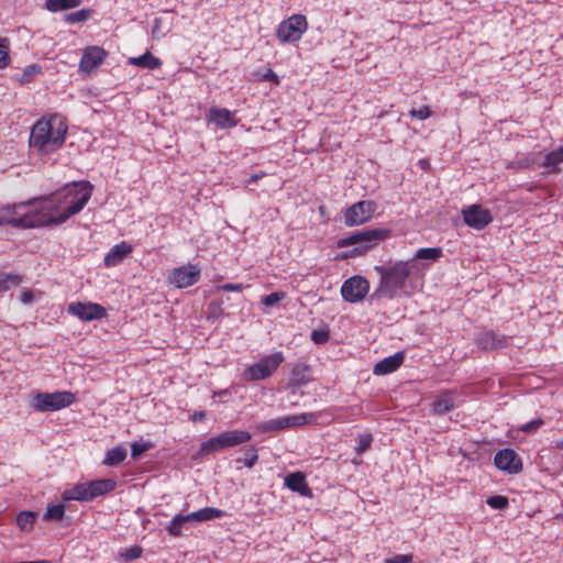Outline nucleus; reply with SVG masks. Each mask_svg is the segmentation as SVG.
I'll return each mask as SVG.
<instances>
[{"label": "nucleus", "instance_id": "f257e3e1", "mask_svg": "<svg viewBox=\"0 0 563 563\" xmlns=\"http://www.w3.org/2000/svg\"><path fill=\"white\" fill-rule=\"evenodd\" d=\"M89 181H74L47 195L34 198L37 225H59L78 214L92 196Z\"/></svg>", "mask_w": 563, "mask_h": 563}, {"label": "nucleus", "instance_id": "f03ea898", "mask_svg": "<svg viewBox=\"0 0 563 563\" xmlns=\"http://www.w3.org/2000/svg\"><path fill=\"white\" fill-rule=\"evenodd\" d=\"M68 126L58 114L40 119L31 129L29 144L38 155L58 151L65 143Z\"/></svg>", "mask_w": 563, "mask_h": 563}, {"label": "nucleus", "instance_id": "7ed1b4c3", "mask_svg": "<svg viewBox=\"0 0 563 563\" xmlns=\"http://www.w3.org/2000/svg\"><path fill=\"white\" fill-rule=\"evenodd\" d=\"M408 261H398L387 265H376L374 272L379 276L378 286L374 290L373 298H395L404 288L407 278L415 274Z\"/></svg>", "mask_w": 563, "mask_h": 563}, {"label": "nucleus", "instance_id": "20e7f679", "mask_svg": "<svg viewBox=\"0 0 563 563\" xmlns=\"http://www.w3.org/2000/svg\"><path fill=\"white\" fill-rule=\"evenodd\" d=\"M34 198L0 209V225L11 224L15 228H38L34 212Z\"/></svg>", "mask_w": 563, "mask_h": 563}, {"label": "nucleus", "instance_id": "39448f33", "mask_svg": "<svg viewBox=\"0 0 563 563\" xmlns=\"http://www.w3.org/2000/svg\"><path fill=\"white\" fill-rule=\"evenodd\" d=\"M390 234L387 229H365L350 234L338 241L339 247L354 246L351 256L362 255L373 249L378 242L385 240Z\"/></svg>", "mask_w": 563, "mask_h": 563}, {"label": "nucleus", "instance_id": "423d86ee", "mask_svg": "<svg viewBox=\"0 0 563 563\" xmlns=\"http://www.w3.org/2000/svg\"><path fill=\"white\" fill-rule=\"evenodd\" d=\"M251 440V433L244 430H231L222 432L202 442L199 449L200 455H208L228 448L242 444Z\"/></svg>", "mask_w": 563, "mask_h": 563}, {"label": "nucleus", "instance_id": "0eeeda50", "mask_svg": "<svg viewBox=\"0 0 563 563\" xmlns=\"http://www.w3.org/2000/svg\"><path fill=\"white\" fill-rule=\"evenodd\" d=\"M75 395L70 391L37 393L31 398V406L38 411H55L71 405Z\"/></svg>", "mask_w": 563, "mask_h": 563}, {"label": "nucleus", "instance_id": "6e6552de", "mask_svg": "<svg viewBox=\"0 0 563 563\" xmlns=\"http://www.w3.org/2000/svg\"><path fill=\"white\" fill-rule=\"evenodd\" d=\"M284 362L282 352L262 357L257 363L247 366L243 372L245 380H262L269 377Z\"/></svg>", "mask_w": 563, "mask_h": 563}, {"label": "nucleus", "instance_id": "1a4fd4ad", "mask_svg": "<svg viewBox=\"0 0 563 563\" xmlns=\"http://www.w3.org/2000/svg\"><path fill=\"white\" fill-rule=\"evenodd\" d=\"M307 27L308 23L306 16L294 14L278 25L276 35L283 43H292L301 38Z\"/></svg>", "mask_w": 563, "mask_h": 563}, {"label": "nucleus", "instance_id": "9d476101", "mask_svg": "<svg viewBox=\"0 0 563 563\" xmlns=\"http://www.w3.org/2000/svg\"><path fill=\"white\" fill-rule=\"evenodd\" d=\"M369 290V283L363 276H352L347 278L342 287L341 295L347 302L355 303L364 299Z\"/></svg>", "mask_w": 563, "mask_h": 563}, {"label": "nucleus", "instance_id": "9b49d317", "mask_svg": "<svg viewBox=\"0 0 563 563\" xmlns=\"http://www.w3.org/2000/svg\"><path fill=\"white\" fill-rule=\"evenodd\" d=\"M67 312L77 317L81 321L101 320L107 316V310L96 302H71L67 307Z\"/></svg>", "mask_w": 563, "mask_h": 563}, {"label": "nucleus", "instance_id": "f8f14e48", "mask_svg": "<svg viewBox=\"0 0 563 563\" xmlns=\"http://www.w3.org/2000/svg\"><path fill=\"white\" fill-rule=\"evenodd\" d=\"M200 273V268L196 265L188 264L174 268L168 276V280L176 288H187L199 280Z\"/></svg>", "mask_w": 563, "mask_h": 563}, {"label": "nucleus", "instance_id": "ddd939ff", "mask_svg": "<svg viewBox=\"0 0 563 563\" xmlns=\"http://www.w3.org/2000/svg\"><path fill=\"white\" fill-rule=\"evenodd\" d=\"M375 212V205L369 200H362L346 209L344 222L349 227L358 225L369 220Z\"/></svg>", "mask_w": 563, "mask_h": 563}, {"label": "nucleus", "instance_id": "4468645a", "mask_svg": "<svg viewBox=\"0 0 563 563\" xmlns=\"http://www.w3.org/2000/svg\"><path fill=\"white\" fill-rule=\"evenodd\" d=\"M462 216L465 224L475 230H483L493 221L492 212L479 205L464 208Z\"/></svg>", "mask_w": 563, "mask_h": 563}, {"label": "nucleus", "instance_id": "2eb2a0df", "mask_svg": "<svg viewBox=\"0 0 563 563\" xmlns=\"http://www.w3.org/2000/svg\"><path fill=\"white\" fill-rule=\"evenodd\" d=\"M494 465L508 474H519L522 468L521 457L511 449H503L496 452Z\"/></svg>", "mask_w": 563, "mask_h": 563}, {"label": "nucleus", "instance_id": "dca6fc26", "mask_svg": "<svg viewBox=\"0 0 563 563\" xmlns=\"http://www.w3.org/2000/svg\"><path fill=\"white\" fill-rule=\"evenodd\" d=\"M442 256L441 247H423L419 249L415 255L408 260L415 274L428 268L432 263L439 261Z\"/></svg>", "mask_w": 563, "mask_h": 563}, {"label": "nucleus", "instance_id": "f3484780", "mask_svg": "<svg viewBox=\"0 0 563 563\" xmlns=\"http://www.w3.org/2000/svg\"><path fill=\"white\" fill-rule=\"evenodd\" d=\"M106 56L107 52L102 47H87L79 63V71L90 74L104 60Z\"/></svg>", "mask_w": 563, "mask_h": 563}, {"label": "nucleus", "instance_id": "a211bd4d", "mask_svg": "<svg viewBox=\"0 0 563 563\" xmlns=\"http://www.w3.org/2000/svg\"><path fill=\"white\" fill-rule=\"evenodd\" d=\"M404 352H397L394 355L385 357L377 362L373 368L375 375H387L397 371L404 363Z\"/></svg>", "mask_w": 563, "mask_h": 563}, {"label": "nucleus", "instance_id": "6ab92c4d", "mask_svg": "<svg viewBox=\"0 0 563 563\" xmlns=\"http://www.w3.org/2000/svg\"><path fill=\"white\" fill-rule=\"evenodd\" d=\"M208 120L220 129H230L236 125L234 114L224 108L212 107Z\"/></svg>", "mask_w": 563, "mask_h": 563}, {"label": "nucleus", "instance_id": "aec40b11", "mask_svg": "<svg viewBox=\"0 0 563 563\" xmlns=\"http://www.w3.org/2000/svg\"><path fill=\"white\" fill-rule=\"evenodd\" d=\"M312 379L311 368L302 362L294 364L290 373L289 385L292 387H301Z\"/></svg>", "mask_w": 563, "mask_h": 563}, {"label": "nucleus", "instance_id": "412c9836", "mask_svg": "<svg viewBox=\"0 0 563 563\" xmlns=\"http://www.w3.org/2000/svg\"><path fill=\"white\" fill-rule=\"evenodd\" d=\"M285 486L305 497H311L312 493L307 484L306 477L301 472L288 474L285 477Z\"/></svg>", "mask_w": 563, "mask_h": 563}, {"label": "nucleus", "instance_id": "4be33fe9", "mask_svg": "<svg viewBox=\"0 0 563 563\" xmlns=\"http://www.w3.org/2000/svg\"><path fill=\"white\" fill-rule=\"evenodd\" d=\"M131 252H132V246L125 242H121L120 244H115L113 247L110 249V251L104 256L103 263L107 267L117 266Z\"/></svg>", "mask_w": 563, "mask_h": 563}, {"label": "nucleus", "instance_id": "5701e85b", "mask_svg": "<svg viewBox=\"0 0 563 563\" xmlns=\"http://www.w3.org/2000/svg\"><path fill=\"white\" fill-rule=\"evenodd\" d=\"M563 163V145H560L559 147L552 150L548 154L544 155L542 166L545 167L548 170L545 174H559L561 173V169L559 168V165Z\"/></svg>", "mask_w": 563, "mask_h": 563}, {"label": "nucleus", "instance_id": "b1692460", "mask_svg": "<svg viewBox=\"0 0 563 563\" xmlns=\"http://www.w3.org/2000/svg\"><path fill=\"white\" fill-rule=\"evenodd\" d=\"M115 481L111 478L88 482L87 488L89 489L90 500L112 492L115 488Z\"/></svg>", "mask_w": 563, "mask_h": 563}, {"label": "nucleus", "instance_id": "393cba45", "mask_svg": "<svg viewBox=\"0 0 563 563\" xmlns=\"http://www.w3.org/2000/svg\"><path fill=\"white\" fill-rule=\"evenodd\" d=\"M477 342L478 346L483 350H494L503 347L506 343V338L493 331H485L478 335Z\"/></svg>", "mask_w": 563, "mask_h": 563}, {"label": "nucleus", "instance_id": "a878e982", "mask_svg": "<svg viewBox=\"0 0 563 563\" xmlns=\"http://www.w3.org/2000/svg\"><path fill=\"white\" fill-rule=\"evenodd\" d=\"M88 483L77 484L68 489H65L62 497L64 500H78V501H88L89 489Z\"/></svg>", "mask_w": 563, "mask_h": 563}, {"label": "nucleus", "instance_id": "bb28decb", "mask_svg": "<svg viewBox=\"0 0 563 563\" xmlns=\"http://www.w3.org/2000/svg\"><path fill=\"white\" fill-rule=\"evenodd\" d=\"M129 63L131 65L151 70L157 69L162 66L161 59L152 55L150 52H145L143 55L137 57H131Z\"/></svg>", "mask_w": 563, "mask_h": 563}, {"label": "nucleus", "instance_id": "cd10ccee", "mask_svg": "<svg viewBox=\"0 0 563 563\" xmlns=\"http://www.w3.org/2000/svg\"><path fill=\"white\" fill-rule=\"evenodd\" d=\"M455 398V394L452 391L441 394L433 402V410L438 413L450 411L456 406Z\"/></svg>", "mask_w": 563, "mask_h": 563}, {"label": "nucleus", "instance_id": "c85d7f7f", "mask_svg": "<svg viewBox=\"0 0 563 563\" xmlns=\"http://www.w3.org/2000/svg\"><path fill=\"white\" fill-rule=\"evenodd\" d=\"M224 515V511L213 507H206L188 514L190 522L191 521H209L212 519L221 518Z\"/></svg>", "mask_w": 563, "mask_h": 563}, {"label": "nucleus", "instance_id": "c756f323", "mask_svg": "<svg viewBox=\"0 0 563 563\" xmlns=\"http://www.w3.org/2000/svg\"><path fill=\"white\" fill-rule=\"evenodd\" d=\"M126 448L120 444L107 451L102 463L108 466H117L126 459Z\"/></svg>", "mask_w": 563, "mask_h": 563}, {"label": "nucleus", "instance_id": "7c9ffc66", "mask_svg": "<svg viewBox=\"0 0 563 563\" xmlns=\"http://www.w3.org/2000/svg\"><path fill=\"white\" fill-rule=\"evenodd\" d=\"M172 30V22L168 16H157L153 21L152 36L154 40H161Z\"/></svg>", "mask_w": 563, "mask_h": 563}, {"label": "nucleus", "instance_id": "2f4dec72", "mask_svg": "<svg viewBox=\"0 0 563 563\" xmlns=\"http://www.w3.org/2000/svg\"><path fill=\"white\" fill-rule=\"evenodd\" d=\"M81 4V0H46L44 8L49 12H60L77 8Z\"/></svg>", "mask_w": 563, "mask_h": 563}, {"label": "nucleus", "instance_id": "473e14b6", "mask_svg": "<svg viewBox=\"0 0 563 563\" xmlns=\"http://www.w3.org/2000/svg\"><path fill=\"white\" fill-rule=\"evenodd\" d=\"M187 522H190L188 515H176L166 529L170 536L179 537L183 526Z\"/></svg>", "mask_w": 563, "mask_h": 563}, {"label": "nucleus", "instance_id": "72a5a7b5", "mask_svg": "<svg viewBox=\"0 0 563 563\" xmlns=\"http://www.w3.org/2000/svg\"><path fill=\"white\" fill-rule=\"evenodd\" d=\"M36 514L33 511H21L16 516V525L22 531H30L35 522Z\"/></svg>", "mask_w": 563, "mask_h": 563}, {"label": "nucleus", "instance_id": "f704fd0d", "mask_svg": "<svg viewBox=\"0 0 563 563\" xmlns=\"http://www.w3.org/2000/svg\"><path fill=\"white\" fill-rule=\"evenodd\" d=\"M155 448L152 441H136L131 444V457L137 461L142 454Z\"/></svg>", "mask_w": 563, "mask_h": 563}, {"label": "nucleus", "instance_id": "c9c22d12", "mask_svg": "<svg viewBox=\"0 0 563 563\" xmlns=\"http://www.w3.org/2000/svg\"><path fill=\"white\" fill-rule=\"evenodd\" d=\"M92 12V9H81L66 14L64 19L68 24H76L87 21L91 16Z\"/></svg>", "mask_w": 563, "mask_h": 563}, {"label": "nucleus", "instance_id": "e433bc0d", "mask_svg": "<svg viewBox=\"0 0 563 563\" xmlns=\"http://www.w3.org/2000/svg\"><path fill=\"white\" fill-rule=\"evenodd\" d=\"M65 515V506L63 504H49L46 508L44 518L47 520L59 521Z\"/></svg>", "mask_w": 563, "mask_h": 563}, {"label": "nucleus", "instance_id": "4c0bfd02", "mask_svg": "<svg viewBox=\"0 0 563 563\" xmlns=\"http://www.w3.org/2000/svg\"><path fill=\"white\" fill-rule=\"evenodd\" d=\"M21 277L14 274L0 275V294L9 290L11 287L20 285Z\"/></svg>", "mask_w": 563, "mask_h": 563}, {"label": "nucleus", "instance_id": "58836bf2", "mask_svg": "<svg viewBox=\"0 0 563 563\" xmlns=\"http://www.w3.org/2000/svg\"><path fill=\"white\" fill-rule=\"evenodd\" d=\"M373 442V437L371 433H362L357 437V445L355 446V451L358 455H362L366 452Z\"/></svg>", "mask_w": 563, "mask_h": 563}, {"label": "nucleus", "instance_id": "ea45409f", "mask_svg": "<svg viewBox=\"0 0 563 563\" xmlns=\"http://www.w3.org/2000/svg\"><path fill=\"white\" fill-rule=\"evenodd\" d=\"M540 424H521L520 428L515 430H509L508 435L515 440H519L520 433L531 434L538 430Z\"/></svg>", "mask_w": 563, "mask_h": 563}, {"label": "nucleus", "instance_id": "a19ab883", "mask_svg": "<svg viewBox=\"0 0 563 563\" xmlns=\"http://www.w3.org/2000/svg\"><path fill=\"white\" fill-rule=\"evenodd\" d=\"M486 503L492 508L499 510L507 508L509 505L508 498L503 495L490 496Z\"/></svg>", "mask_w": 563, "mask_h": 563}, {"label": "nucleus", "instance_id": "79ce46f5", "mask_svg": "<svg viewBox=\"0 0 563 563\" xmlns=\"http://www.w3.org/2000/svg\"><path fill=\"white\" fill-rule=\"evenodd\" d=\"M330 331L328 328L316 329L311 332V340L316 344H324L329 341Z\"/></svg>", "mask_w": 563, "mask_h": 563}, {"label": "nucleus", "instance_id": "37998d69", "mask_svg": "<svg viewBox=\"0 0 563 563\" xmlns=\"http://www.w3.org/2000/svg\"><path fill=\"white\" fill-rule=\"evenodd\" d=\"M257 460L258 455L256 451L253 448H251L250 450H247L246 456L244 459H238L236 463H242L244 466L252 468L257 463Z\"/></svg>", "mask_w": 563, "mask_h": 563}, {"label": "nucleus", "instance_id": "c03bdc74", "mask_svg": "<svg viewBox=\"0 0 563 563\" xmlns=\"http://www.w3.org/2000/svg\"><path fill=\"white\" fill-rule=\"evenodd\" d=\"M284 298H285V294L283 291H275V292H272V294L265 296L263 298L262 302L265 306H275Z\"/></svg>", "mask_w": 563, "mask_h": 563}, {"label": "nucleus", "instance_id": "a18cd8bd", "mask_svg": "<svg viewBox=\"0 0 563 563\" xmlns=\"http://www.w3.org/2000/svg\"><path fill=\"white\" fill-rule=\"evenodd\" d=\"M410 117L418 120H426L431 115V110L428 107H421L410 111Z\"/></svg>", "mask_w": 563, "mask_h": 563}, {"label": "nucleus", "instance_id": "49530a36", "mask_svg": "<svg viewBox=\"0 0 563 563\" xmlns=\"http://www.w3.org/2000/svg\"><path fill=\"white\" fill-rule=\"evenodd\" d=\"M142 552H143V550L141 547L133 545L124 552L123 556L125 560L132 561V560L139 559L142 555Z\"/></svg>", "mask_w": 563, "mask_h": 563}, {"label": "nucleus", "instance_id": "de8ad7c7", "mask_svg": "<svg viewBox=\"0 0 563 563\" xmlns=\"http://www.w3.org/2000/svg\"><path fill=\"white\" fill-rule=\"evenodd\" d=\"M412 554H396L393 558H388L385 560V563H411Z\"/></svg>", "mask_w": 563, "mask_h": 563}, {"label": "nucleus", "instance_id": "09e8293b", "mask_svg": "<svg viewBox=\"0 0 563 563\" xmlns=\"http://www.w3.org/2000/svg\"><path fill=\"white\" fill-rule=\"evenodd\" d=\"M308 416L307 415H300V416H287L284 418H279L276 420H272L271 422H307Z\"/></svg>", "mask_w": 563, "mask_h": 563}, {"label": "nucleus", "instance_id": "8fccbe9b", "mask_svg": "<svg viewBox=\"0 0 563 563\" xmlns=\"http://www.w3.org/2000/svg\"><path fill=\"white\" fill-rule=\"evenodd\" d=\"M41 73V66H38L37 64H31V65H27L24 70H23V76L24 77H32L34 75H37Z\"/></svg>", "mask_w": 563, "mask_h": 563}, {"label": "nucleus", "instance_id": "3c124183", "mask_svg": "<svg viewBox=\"0 0 563 563\" xmlns=\"http://www.w3.org/2000/svg\"><path fill=\"white\" fill-rule=\"evenodd\" d=\"M219 290H222V291H241L243 289V285L242 284H223L221 286L218 287Z\"/></svg>", "mask_w": 563, "mask_h": 563}, {"label": "nucleus", "instance_id": "603ef678", "mask_svg": "<svg viewBox=\"0 0 563 563\" xmlns=\"http://www.w3.org/2000/svg\"><path fill=\"white\" fill-rule=\"evenodd\" d=\"M20 300L24 305H29L34 300V294L31 290H24L20 295Z\"/></svg>", "mask_w": 563, "mask_h": 563}, {"label": "nucleus", "instance_id": "864d4df0", "mask_svg": "<svg viewBox=\"0 0 563 563\" xmlns=\"http://www.w3.org/2000/svg\"><path fill=\"white\" fill-rule=\"evenodd\" d=\"M530 165L529 163V159L528 158H521V159H518L516 162H511L508 164V167L509 168H526Z\"/></svg>", "mask_w": 563, "mask_h": 563}, {"label": "nucleus", "instance_id": "5fc2aeb1", "mask_svg": "<svg viewBox=\"0 0 563 563\" xmlns=\"http://www.w3.org/2000/svg\"><path fill=\"white\" fill-rule=\"evenodd\" d=\"M290 424H277V423H274V424H262V431L264 432H267V431H279L282 429H284L285 427H289Z\"/></svg>", "mask_w": 563, "mask_h": 563}, {"label": "nucleus", "instance_id": "6e6d98bb", "mask_svg": "<svg viewBox=\"0 0 563 563\" xmlns=\"http://www.w3.org/2000/svg\"><path fill=\"white\" fill-rule=\"evenodd\" d=\"M262 79L263 80H268V81H272V82H275V84H278V76L272 69H267L262 75Z\"/></svg>", "mask_w": 563, "mask_h": 563}, {"label": "nucleus", "instance_id": "4d7b16f0", "mask_svg": "<svg viewBox=\"0 0 563 563\" xmlns=\"http://www.w3.org/2000/svg\"><path fill=\"white\" fill-rule=\"evenodd\" d=\"M8 59H9V56H8L5 46L0 45V68H3L7 66Z\"/></svg>", "mask_w": 563, "mask_h": 563}, {"label": "nucleus", "instance_id": "13d9d810", "mask_svg": "<svg viewBox=\"0 0 563 563\" xmlns=\"http://www.w3.org/2000/svg\"><path fill=\"white\" fill-rule=\"evenodd\" d=\"M264 174H254L252 175L247 180L246 183L247 184H253L255 181H257Z\"/></svg>", "mask_w": 563, "mask_h": 563}, {"label": "nucleus", "instance_id": "bf43d9fd", "mask_svg": "<svg viewBox=\"0 0 563 563\" xmlns=\"http://www.w3.org/2000/svg\"><path fill=\"white\" fill-rule=\"evenodd\" d=\"M554 448L563 450V439H560V440L555 441Z\"/></svg>", "mask_w": 563, "mask_h": 563}, {"label": "nucleus", "instance_id": "052dcab7", "mask_svg": "<svg viewBox=\"0 0 563 563\" xmlns=\"http://www.w3.org/2000/svg\"><path fill=\"white\" fill-rule=\"evenodd\" d=\"M25 563H49V562L45 561V560H41V561H30V562H25Z\"/></svg>", "mask_w": 563, "mask_h": 563}, {"label": "nucleus", "instance_id": "680f3d73", "mask_svg": "<svg viewBox=\"0 0 563 563\" xmlns=\"http://www.w3.org/2000/svg\"><path fill=\"white\" fill-rule=\"evenodd\" d=\"M529 422L534 423V422H543V421L540 419H536V420H530Z\"/></svg>", "mask_w": 563, "mask_h": 563}, {"label": "nucleus", "instance_id": "e2e57ef3", "mask_svg": "<svg viewBox=\"0 0 563 563\" xmlns=\"http://www.w3.org/2000/svg\"><path fill=\"white\" fill-rule=\"evenodd\" d=\"M562 520H563V514H562Z\"/></svg>", "mask_w": 563, "mask_h": 563}]
</instances>
